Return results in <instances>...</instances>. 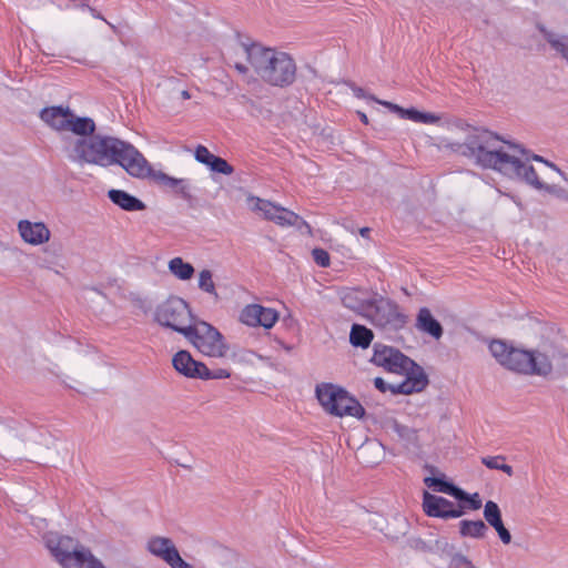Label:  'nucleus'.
Segmentation results:
<instances>
[{"label": "nucleus", "instance_id": "obj_3", "mask_svg": "<svg viewBox=\"0 0 568 568\" xmlns=\"http://www.w3.org/2000/svg\"><path fill=\"white\" fill-rule=\"evenodd\" d=\"M236 53L245 57L256 74L271 85L283 88L295 80L296 64L285 52L255 43H237Z\"/></svg>", "mask_w": 568, "mask_h": 568}, {"label": "nucleus", "instance_id": "obj_44", "mask_svg": "<svg viewBox=\"0 0 568 568\" xmlns=\"http://www.w3.org/2000/svg\"><path fill=\"white\" fill-rule=\"evenodd\" d=\"M369 232H371V230H369L368 227H362V229L359 230V234H361L363 237L368 236Z\"/></svg>", "mask_w": 568, "mask_h": 568}, {"label": "nucleus", "instance_id": "obj_1", "mask_svg": "<svg viewBox=\"0 0 568 568\" xmlns=\"http://www.w3.org/2000/svg\"><path fill=\"white\" fill-rule=\"evenodd\" d=\"M457 151L483 168L493 169L509 179L525 181L535 189L549 193H554L556 187L540 182L530 163L531 160L546 163L566 180L565 174L555 164L544 161L539 155L531 156L520 145L505 141L488 130H473L465 143L458 145Z\"/></svg>", "mask_w": 568, "mask_h": 568}, {"label": "nucleus", "instance_id": "obj_34", "mask_svg": "<svg viewBox=\"0 0 568 568\" xmlns=\"http://www.w3.org/2000/svg\"><path fill=\"white\" fill-rule=\"evenodd\" d=\"M209 169L212 172L221 173V174H224V175H231L234 172L233 166L231 164H229L224 159H222L220 156H215L214 158V160L212 161V163L209 166Z\"/></svg>", "mask_w": 568, "mask_h": 568}, {"label": "nucleus", "instance_id": "obj_46", "mask_svg": "<svg viewBox=\"0 0 568 568\" xmlns=\"http://www.w3.org/2000/svg\"><path fill=\"white\" fill-rule=\"evenodd\" d=\"M361 120H362L364 123H367V116H366V114L362 113V114H361Z\"/></svg>", "mask_w": 568, "mask_h": 568}, {"label": "nucleus", "instance_id": "obj_31", "mask_svg": "<svg viewBox=\"0 0 568 568\" xmlns=\"http://www.w3.org/2000/svg\"><path fill=\"white\" fill-rule=\"evenodd\" d=\"M506 457L503 455L486 456L481 458V463L489 469H497L506 473L508 476L514 474L513 467L505 463Z\"/></svg>", "mask_w": 568, "mask_h": 568}, {"label": "nucleus", "instance_id": "obj_19", "mask_svg": "<svg viewBox=\"0 0 568 568\" xmlns=\"http://www.w3.org/2000/svg\"><path fill=\"white\" fill-rule=\"evenodd\" d=\"M173 367L180 374L189 378H201L207 376L205 364L195 361L187 351L178 352L172 358Z\"/></svg>", "mask_w": 568, "mask_h": 568}, {"label": "nucleus", "instance_id": "obj_5", "mask_svg": "<svg viewBox=\"0 0 568 568\" xmlns=\"http://www.w3.org/2000/svg\"><path fill=\"white\" fill-rule=\"evenodd\" d=\"M120 139L109 135L95 134L78 136L65 144L70 160L79 164H94L99 166L114 165L115 153Z\"/></svg>", "mask_w": 568, "mask_h": 568}, {"label": "nucleus", "instance_id": "obj_7", "mask_svg": "<svg viewBox=\"0 0 568 568\" xmlns=\"http://www.w3.org/2000/svg\"><path fill=\"white\" fill-rule=\"evenodd\" d=\"M316 398L322 408L336 417L351 416L362 418L365 415L364 407L342 387L323 383L316 386Z\"/></svg>", "mask_w": 568, "mask_h": 568}, {"label": "nucleus", "instance_id": "obj_42", "mask_svg": "<svg viewBox=\"0 0 568 568\" xmlns=\"http://www.w3.org/2000/svg\"><path fill=\"white\" fill-rule=\"evenodd\" d=\"M234 68L240 72V73H245L247 71V65L240 62V61H235L234 62Z\"/></svg>", "mask_w": 568, "mask_h": 568}, {"label": "nucleus", "instance_id": "obj_10", "mask_svg": "<svg viewBox=\"0 0 568 568\" xmlns=\"http://www.w3.org/2000/svg\"><path fill=\"white\" fill-rule=\"evenodd\" d=\"M246 205L250 211L281 227H308L307 223L298 214L268 200L248 195L246 197Z\"/></svg>", "mask_w": 568, "mask_h": 568}, {"label": "nucleus", "instance_id": "obj_37", "mask_svg": "<svg viewBox=\"0 0 568 568\" xmlns=\"http://www.w3.org/2000/svg\"><path fill=\"white\" fill-rule=\"evenodd\" d=\"M496 532L498 534V537L500 539V541L504 544V545H508L510 544L511 541V535L509 532V530L505 527L504 523L501 521L500 524L496 525L493 527Z\"/></svg>", "mask_w": 568, "mask_h": 568}, {"label": "nucleus", "instance_id": "obj_32", "mask_svg": "<svg viewBox=\"0 0 568 568\" xmlns=\"http://www.w3.org/2000/svg\"><path fill=\"white\" fill-rule=\"evenodd\" d=\"M483 514H484V518H485L486 523L491 527H494L503 521L500 508L493 500L486 501V504L484 505Z\"/></svg>", "mask_w": 568, "mask_h": 568}, {"label": "nucleus", "instance_id": "obj_35", "mask_svg": "<svg viewBox=\"0 0 568 568\" xmlns=\"http://www.w3.org/2000/svg\"><path fill=\"white\" fill-rule=\"evenodd\" d=\"M216 155L211 153L209 149L204 145H197L194 151V158L197 162L204 164L205 166H210L212 161Z\"/></svg>", "mask_w": 568, "mask_h": 568}, {"label": "nucleus", "instance_id": "obj_2", "mask_svg": "<svg viewBox=\"0 0 568 568\" xmlns=\"http://www.w3.org/2000/svg\"><path fill=\"white\" fill-rule=\"evenodd\" d=\"M489 352L497 363L507 369L524 374L546 376L552 369L568 373V354L552 345H542L535 352L514 347L505 341L489 343Z\"/></svg>", "mask_w": 568, "mask_h": 568}, {"label": "nucleus", "instance_id": "obj_33", "mask_svg": "<svg viewBox=\"0 0 568 568\" xmlns=\"http://www.w3.org/2000/svg\"><path fill=\"white\" fill-rule=\"evenodd\" d=\"M254 358L264 359L262 355L247 348H239L232 353V359L236 363L253 364Z\"/></svg>", "mask_w": 568, "mask_h": 568}, {"label": "nucleus", "instance_id": "obj_47", "mask_svg": "<svg viewBox=\"0 0 568 568\" xmlns=\"http://www.w3.org/2000/svg\"><path fill=\"white\" fill-rule=\"evenodd\" d=\"M182 97H183L184 99H189V98H190V94L187 93V91H183V92H182Z\"/></svg>", "mask_w": 568, "mask_h": 568}, {"label": "nucleus", "instance_id": "obj_13", "mask_svg": "<svg viewBox=\"0 0 568 568\" xmlns=\"http://www.w3.org/2000/svg\"><path fill=\"white\" fill-rule=\"evenodd\" d=\"M365 317L374 325L389 329H398L406 323V317L399 312L397 304L379 294L376 295Z\"/></svg>", "mask_w": 568, "mask_h": 568}, {"label": "nucleus", "instance_id": "obj_4", "mask_svg": "<svg viewBox=\"0 0 568 568\" xmlns=\"http://www.w3.org/2000/svg\"><path fill=\"white\" fill-rule=\"evenodd\" d=\"M372 363L389 373L405 376L403 382L392 388V393L408 395L422 392L428 384L423 368L394 347L375 344Z\"/></svg>", "mask_w": 568, "mask_h": 568}, {"label": "nucleus", "instance_id": "obj_30", "mask_svg": "<svg viewBox=\"0 0 568 568\" xmlns=\"http://www.w3.org/2000/svg\"><path fill=\"white\" fill-rule=\"evenodd\" d=\"M197 287L213 296V297H217V292H216V286H215V283L213 281V273L212 271H210L209 268H203L199 272V275H197Z\"/></svg>", "mask_w": 568, "mask_h": 568}, {"label": "nucleus", "instance_id": "obj_12", "mask_svg": "<svg viewBox=\"0 0 568 568\" xmlns=\"http://www.w3.org/2000/svg\"><path fill=\"white\" fill-rule=\"evenodd\" d=\"M114 164L136 179H149L153 171L144 155L134 145L122 140L115 153Z\"/></svg>", "mask_w": 568, "mask_h": 568}, {"label": "nucleus", "instance_id": "obj_28", "mask_svg": "<svg viewBox=\"0 0 568 568\" xmlns=\"http://www.w3.org/2000/svg\"><path fill=\"white\" fill-rule=\"evenodd\" d=\"M487 532V526L483 520H462L459 523V534L463 537L483 538Z\"/></svg>", "mask_w": 568, "mask_h": 568}, {"label": "nucleus", "instance_id": "obj_22", "mask_svg": "<svg viewBox=\"0 0 568 568\" xmlns=\"http://www.w3.org/2000/svg\"><path fill=\"white\" fill-rule=\"evenodd\" d=\"M416 327L435 339H439L443 335L440 323L434 318L430 311L426 307L419 310L416 321Z\"/></svg>", "mask_w": 568, "mask_h": 568}, {"label": "nucleus", "instance_id": "obj_23", "mask_svg": "<svg viewBox=\"0 0 568 568\" xmlns=\"http://www.w3.org/2000/svg\"><path fill=\"white\" fill-rule=\"evenodd\" d=\"M149 179H151L152 181H154L155 183H158L162 186H166L172 190H175L183 196H189L190 184L184 179L172 178L162 171H155V170L152 171V174L150 175Z\"/></svg>", "mask_w": 568, "mask_h": 568}, {"label": "nucleus", "instance_id": "obj_17", "mask_svg": "<svg viewBox=\"0 0 568 568\" xmlns=\"http://www.w3.org/2000/svg\"><path fill=\"white\" fill-rule=\"evenodd\" d=\"M21 239L33 246H40L49 242L51 232L43 222L21 220L17 225Z\"/></svg>", "mask_w": 568, "mask_h": 568}, {"label": "nucleus", "instance_id": "obj_14", "mask_svg": "<svg viewBox=\"0 0 568 568\" xmlns=\"http://www.w3.org/2000/svg\"><path fill=\"white\" fill-rule=\"evenodd\" d=\"M280 314L272 307H265L261 304L245 305L239 315V321L247 327H263L271 329L277 323Z\"/></svg>", "mask_w": 568, "mask_h": 568}, {"label": "nucleus", "instance_id": "obj_36", "mask_svg": "<svg viewBox=\"0 0 568 568\" xmlns=\"http://www.w3.org/2000/svg\"><path fill=\"white\" fill-rule=\"evenodd\" d=\"M312 255L317 265L322 267H326L329 265V255L325 250L314 248Z\"/></svg>", "mask_w": 568, "mask_h": 568}, {"label": "nucleus", "instance_id": "obj_26", "mask_svg": "<svg viewBox=\"0 0 568 568\" xmlns=\"http://www.w3.org/2000/svg\"><path fill=\"white\" fill-rule=\"evenodd\" d=\"M168 270L176 280L180 281H189L195 273L193 265L185 262L180 256L173 257L169 261Z\"/></svg>", "mask_w": 568, "mask_h": 568}, {"label": "nucleus", "instance_id": "obj_39", "mask_svg": "<svg viewBox=\"0 0 568 568\" xmlns=\"http://www.w3.org/2000/svg\"><path fill=\"white\" fill-rule=\"evenodd\" d=\"M230 376H231V373L229 369L219 368V369L211 372L207 368V376H203V377H201V379H210V378L224 379V378H229Z\"/></svg>", "mask_w": 568, "mask_h": 568}, {"label": "nucleus", "instance_id": "obj_27", "mask_svg": "<svg viewBox=\"0 0 568 568\" xmlns=\"http://www.w3.org/2000/svg\"><path fill=\"white\" fill-rule=\"evenodd\" d=\"M373 337V332L364 325L354 324L351 328L349 342L355 347L367 348Z\"/></svg>", "mask_w": 568, "mask_h": 568}, {"label": "nucleus", "instance_id": "obj_29", "mask_svg": "<svg viewBox=\"0 0 568 568\" xmlns=\"http://www.w3.org/2000/svg\"><path fill=\"white\" fill-rule=\"evenodd\" d=\"M544 33L551 48L568 63V36L546 31Z\"/></svg>", "mask_w": 568, "mask_h": 568}, {"label": "nucleus", "instance_id": "obj_16", "mask_svg": "<svg viewBox=\"0 0 568 568\" xmlns=\"http://www.w3.org/2000/svg\"><path fill=\"white\" fill-rule=\"evenodd\" d=\"M423 509L429 517L459 518L464 515L462 507H456L450 500L428 491L423 496Z\"/></svg>", "mask_w": 568, "mask_h": 568}, {"label": "nucleus", "instance_id": "obj_18", "mask_svg": "<svg viewBox=\"0 0 568 568\" xmlns=\"http://www.w3.org/2000/svg\"><path fill=\"white\" fill-rule=\"evenodd\" d=\"M145 549L168 566L180 555L174 541L164 536L154 535L148 538Z\"/></svg>", "mask_w": 568, "mask_h": 568}, {"label": "nucleus", "instance_id": "obj_24", "mask_svg": "<svg viewBox=\"0 0 568 568\" xmlns=\"http://www.w3.org/2000/svg\"><path fill=\"white\" fill-rule=\"evenodd\" d=\"M388 429L392 430L405 446L415 447L418 445V434L416 429L403 425L397 420L389 422Z\"/></svg>", "mask_w": 568, "mask_h": 568}, {"label": "nucleus", "instance_id": "obj_21", "mask_svg": "<svg viewBox=\"0 0 568 568\" xmlns=\"http://www.w3.org/2000/svg\"><path fill=\"white\" fill-rule=\"evenodd\" d=\"M108 197L113 204L124 211L135 212L143 211L145 209V204L141 200L123 190L112 189L108 192Z\"/></svg>", "mask_w": 568, "mask_h": 568}, {"label": "nucleus", "instance_id": "obj_9", "mask_svg": "<svg viewBox=\"0 0 568 568\" xmlns=\"http://www.w3.org/2000/svg\"><path fill=\"white\" fill-rule=\"evenodd\" d=\"M184 336L205 356L221 358L227 354L224 336L206 322L192 324Z\"/></svg>", "mask_w": 568, "mask_h": 568}, {"label": "nucleus", "instance_id": "obj_41", "mask_svg": "<svg viewBox=\"0 0 568 568\" xmlns=\"http://www.w3.org/2000/svg\"><path fill=\"white\" fill-rule=\"evenodd\" d=\"M374 386L382 393H385L388 389L392 390V388L395 387L396 385L389 386L382 377H375Z\"/></svg>", "mask_w": 568, "mask_h": 568}, {"label": "nucleus", "instance_id": "obj_8", "mask_svg": "<svg viewBox=\"0 0 568 568\" xmlns=\"http://www.w3.org/2000/svg\"><path fill=\"white\" fill-rule=\"evenodd\" d=\"M40 118L47 125L58 132H72L77 136H84L95 131V123L91 118L78 116L69 108H44Z\"/></svg>", "mask_w": 568, "mask_h": 568}, {"label": "nucleus", "instance_id": "obj_6", "mask_svg": "<svg viewBox=\"0 0 568 568\" xmlns=\"http://www.w3.org/2000/svg\"><path fill=\"white\" fill-rule=\"evenodd\" d=\"M45 546L62 568H106L92 551L67 536L49 532Z\"/></svg>", "mask_w": 568, "mask_h": 568}, {"label": "nucleus", "instance_id": "obj_43", "mask_svg": "<svg viewBox=\"0 0 568 568\" xmlns=\"http://www.w3.org/2000/svg\"><path fill=\"white\" fill-rule=\"evenodd\" d=\"M354 93L357 98L367 99L368 97L365 94L364 90L361 88H356Z\"/></svg>", "mask_w": 568, "mask_h": 568}, {"label": "nucleus", "instance_id": "obj_11", "mask_svg": "<svg viewBox=\"0 0 568 568\" xmlns=\"http://www.w3.org/2000/svg\"><path fill=\"white\" fill-rule=\"evenodd\" d=\"M156 322L165 327L185 335L192 325L189 304L181 297L172 296L161 303L155 311Z\"/></svg>", "mask_w": 568, "mask_h": 568}, {"label": "nucleus", "instance_id": "obj_25", "mask_svg": "<svg viewBox=\"0 0 568 568\" xmlns=\"http://www.w3.org/2000/svg\"><path fill=\"white\" fill-rule=\"evenodd\" d=\"M424 483L428 488H432L433 490H435L437 493H443V494L449 495L454 498H464L465 497V491L463 489L456 487L455 485H453L442 478L426 477L424 479Z\"/></svg>", "mask_w": 568, "mask_h": 568}, {"label": "nucleus", "instance_id": "obj_38", "mask_svg": "<svg viewBox=\"0 0 568 568\" xmlns=\"http://www.w3.org/2000/svg\"><path fill=\"white\" fill-rule=\"evenodd\" d=\"M459 501H468L471 509L477 510L481 507V499L479 494L475 493L473 495H469L465 493L464 498H456Z\"/></svg>", "mask_w": 568, "mask_h": 568}, {"label": "nucleus", "instance_id": "obj_45", "mask_svg": "<svg viewBox=\"0 0 568 568\" xmlns=\"http://www.w3.org/2000/svg\"><path fill=\"white\" fill-rule=\"evenodd\" d=\"M369 448H373V449H379V448H381V446H379V445H377V444L367 445V446L364 448V450L369 449Z\"/></svg>", "mask_w": 568, "mask_h": 568}, {"label": "nucleus", "instance_id": "obj_40", "mask_svg": "<svg viewBox=\"0 0 568 568\" xmlns=\"http://www.w3.org/2000/svg\"><path fill=\"white\" fill-rule=\"evenodd\" d=\"M170 568H195L193 565L186 562L181 555H179L170 565Z\"/></svg>", "mask_w": 568, "mask_h": 568}, {"label": "nucleus", "instance_id": "obj_20", "mask_svg": "<svg viewBox=\"0 0 568 568\" xmlns=\"http://www.w3.org/2000/svg\"><path fill=\"white\" fill-rule=\"evenodd\" d=\"M369 99L388 108L392 112L397 113L400 118L408 119L416 123L433 124L439 120V118L434 113L420 112L416 109H404V108H402L397 104H394L392 102L381 101V100L374 99L372 97H369Z\"/></svg>", "mask_w": 568, "mask_h": 568}, {"label": "nucleus", "instance_id": "obj_15", "mask_svg": "<svg viewBox=\"0 0 568 568\" xmlns=\"http://www.w3.org/2000/svg\"><path fill=\"white\" fill-rule=\"evenodd\" d=\"M376 295V292L364 288L346 287L339 291L343 305L364 317L371 311V305L374 303Z\"/></svg>", "mask_w": 568, "mask_h": 568}]
</instances>
